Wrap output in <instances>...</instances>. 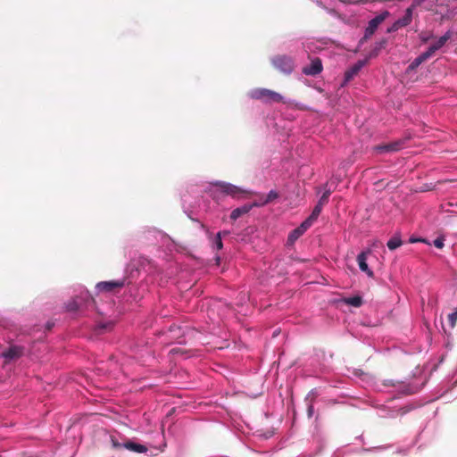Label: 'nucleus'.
<instances>
[{"instance_id": "4", "label": "nucleus", "mask_w": 457, "mask_h": 457, "mask_svg": "<svg viewBox=\"0 0 457 457\" xmlns=\"http://www.w3.org/2000/svg\"><path fill=\"white\" fill-rule=\"evenodd\" d=\"M405 139H398L387 144L375 145L373 150L377 154L397 152L403 147Z\"/></svg>"}, {"instance_id": "13", "label": "nucleus", "mask_w": 457, "mask_h": 457, "mask_svg": "<svg viewBox=\"0 0 457 457\" xmlns=\"http://www.w3.org/2000/svg\"><path fill=\"white\" fill-rule=\"evenodd\" d=\"M430 57L431 55L428 51L422 53L409 64L407 68V72L415 71L421 63L426 62Z\"/></svg>"}, {"instance_id": "26", "label": "nucleus", "mask_w": 457, "mask_h": 457, "mask_svg": "<svg viewBox=\"0 0 457 457\" xmlns=\"http://www.w3.org/2000/svg\"><path fill=\"white\" fill-rule=\"evenodd\" d=\"M328 203V198L327 197V195H321V197L320 198L318 204H320V205H326Z\"/></svg>"}, {"instance_id": "22", "label": "nucleus", "mask_w": 457, "mask_h": 457, "mask_svg": "<svg viewBox=\"0 0 457 457\" xmlns=\"http://www.w3.org/2000/svg\"><path fill=\"white\" fill-rule=\"evenodd\" d=\"M448 321L451 328H454L457 322V309L448 315Z\"/></svg>"}, {"instance_id": "33", "label": "nucleus", "mask_w": 457, "mask_h": 457, "mask_svg": "<svg viewBox=\"0 0 457 457\" xmlns=\"http://www.w3.org/2000/svg\"><path fill=\"white\" fill-rule=\"evenodd\" d=\"M100 288V291L101 292H110L112 289H113L114 287H99Z\"/></svg>"}, {"instance_id": "15", "label": "nucleus", "mask_w": 457, "mask_h": 457, "mask_svg": "<svg viewBox=\"0 0 457 457\" xmlns=\"http://www.w3.org/2000/svg\"><path fill=\"white\" fill-rule=\"evenodd\" d=\"M253 206L254 205H253V204H245L241 207L234 209L230 213V219L232 220H237L242 215L248 213L250 212V210L252 209V207H253Z\"/></svg>"}, {"instance_id": "18", "label": "nucleus", "mask_w": 457, "mask_h": 457, "mask_svg": "<svg viewBox=\"0 0 457 457\" xmlns=\"http://www.w3.org/2000/svg\"><path fill=\"white\" fill-rule=\"evenodd\" d=\"M278 197V194L275 190H271L269 192V194L266 195L265 199L262 202H254L253 205L255 206H262L265 205L273 200L277 199Z\"/></svg>"}, {"instance_id": "12", "label": "nucleus", "mask_w": 457, "mask_h": 457, "mask_svg": "<svg viewBox=\"0 0 457 457\" xmlns=\"http://www.w3.org/2000/svg\"><path fill=\"white\" fill-rule=\"evenodd\" d=\"M370 253V251L368 252H361L357 256V262L359 265V268L361 271L367 273L368 276L372 277L373 272L369 269L367 264V254Z\"/></svg>"}, {"instance_id": "2", "label": "nucleus", "mask_w": 457, "mask_h": 457, "mask_svg": "<svg viewBox=\"0 0 457 457\" xmlns=\"http://www.w3.org/2000/svg\"><path fill=\"white\" fill-rule=\"evenodd\" d=\"M212 185L217 187L221 193L230 195L232 197L239 198L253 194L248 190L243 189L235 185L223 181H217L212 183Z\"/></svg>"}, {"instance_id": "23", "label": "nucleus", "mask_w": 457, "mask_h": 457, "mask_svg": "<svg viewBox=\"0 0 457 457\" xmlns=\"http://www.w3.org/2000/svg\"><path fill=\"white\" fill-rule=\"evenodd\" d=\"M445 239L444 237H437L434 240L433 242V245L438 248V249H442L445 245V243H444Z\"/></svg>"}, {"instance_id": "34", "label": "nucleus", "mask_w": 457, "mask_h": 457, "mask_svg": "<svg viewBox=\"0 0 457 457\" xmlns=\"http://www.w3.org/2000/svg\"><path fill=\"white\" fill-rule=\"evenodd\" d=\"M370 37H366V32L364 33V36L360 39L359 44L362 45L364 42H366Z\"/></svg>"}, {"instance_id": "3", "label": "nucleus", "mask_w": 457, "mask_h": 457, "mask_svg": "<svg viewBox=\"0 0 457 457\" xmlns=\"http://www.w3.org/2000/svg\"><path fill=\"white\" fill-rule=\"evenodd\" d=\"M271 62L278 71L285 74H289L294 70V61L287 55H277L272 58Z\"/></svg>"}, {"instance_id": "1", "label": "nucleus", "mask_w": 457, "mask_h": 457, "mask_svg": "<svg viewBox=\"0 0 457 457\" xmlns=\"http://www.w3.org/2000/svg\"><path fill=\"white\" fill-rule=\"evenodd\" d=\"M248 95L252 99L260 100L265 104L283 101V96L280 94L267 88H254Z\"/></svg>"}, {"instance_id": "14", "label": "nucleus", "mask_w": 457, "mask_h": 457, "mask_svg": "<svg viewBox=\"0 0 457 457\" xmlns=\"http://www.w3.org/2000/svg\"><path fill=\"white\" fill-rule=\"evenodd\" d=\"M387 45V40L386 38L381 39L380 41L377 42L373 47V49L370 52L366 59L368 61L370 59L377 57L382 49H385Z\"/></svg>"}, {"instance_id": "28", "label": "nucleus", "mask_w": 457, "mask_h": 457, "mask_svg": "<svg viewBox=\"0 0 457 457\" xmlns=\"http://www.w3.org/2000/svg\"><path fill=\"white\" fill-rule=\"evenodd\" d=\"M425 0H413L411 7H412L413 9L420 6L423 3H424Z\"/></svg>"}, {"instance_id": "8", "label": "nucleus", "mask_w": 457, "mask_h": 457, "mask_svg": "<svg viewBox=\"0 0 457 457\" xmlns=\"http://www.w3.org/2000/svg\"><path fill=\"white\" fill-rule=\"evenodd\" d=\"M322 68L323 67H322L321 60L320 58H315L312 61L310 65L305 66L303 69V72L305 75L316 76L322 71Z\"/></svg>"}, {"instance_id": "7", "label": "nucleus", "mask_w": 457, "mask_h": 457, "mask_svg": "<svg viewBox=\"0 0 457 457\" xmlns=\"http://www.w3.org/2000/svg\"><path fill=\"white\" fill-rule=\"evenodd\" d=\"M387 13L388 12H386L383 14L377 15L376 17H374L373 19H371L369 21V24L365 29L366 37H370L375 33L378 27L379 26V24H381L383 22V21L385 20Z\"/></svg>"}, {"instance_id": "24", "label": "nucleus", "mask_w": 457, "mask_h": 457, "mask_svg": "<svg viewBox=\"0 0 457 457\" xmlns=\"http://www.w3.org/2000/svg\"><path fill=\"white\" fill-rule=\"evenodd\" d=\"M96 286L106 287V286H123V285L119 282H115V281H101V282L96 283Z\"/></svg>"}, {"instance_id": "31", "label": "nucleus", "mask_w": 457, "mask_h": 457, "mask_svg": "<svg viewBox=\"0 0 457 457\" xmlns=\"http://www.w3.org/2000/svg\"><path fill=\"white\" fill-rule=\"evenodd\" d=\"M73 305V307H71V310H77L80 307L81 303L79 300H75Z\"/></svg>"}, {"instance_id": "36", "label": "nucleus", "mask_w": 457, "mask_h": 457, "mask_svg": "<svg viewBox=\"0 0 457 457\" xmlns=\"http://www.w3.org/2000/svg\"><path fill=\"white\" fill-rule=\"evenodd\" d=\"M330 194H331V190L328 188V189L325 190V192L323 193V195H327V197L329 198Z\"/></svg>"}, {"instance_id": "10", "label": "nucleus", "mask_w": 457, "mask_h": 457, "mask_svg": "<svg viewBox=\"0 0 457 457\" xmlns=\"http://www.w3.org/2000/svg\"><path fill=\"white\" fill-rule=\"evenodd\" d=\"M452 33L447 31L445 35L440 37L435 43H433L428 48V52L432 56L437 50L441 49L447 41L451 38Z\"/></svg>"}, {"instance_id": "16", "label": "nucleus", "mask_w": 457, "mask_h": 457, "mask_svg": "<svg viewBox=\"0 0 457 457\" xmlns=\"http://www.w3.org/2000/svg\"><path fill=\"white\" fill-rule=\"evenodd\" d=\"M338 302L358 308L361 307L362 304V298L360 295H354L351 297H343L340 300H338Z\"/></svg>"}, {"instance_id": "32", "label": "nucleus", "mask_w": 457, "mask_h": 457, "mask_svg": "<svg viewBox=\"0 0 457 457\" xmlns=\"http://www.w3.org/2000/svg\"><path fill=\"white\" fill-rule=\"evenodd\" d=\"M112 446L114 448H120L121 447V445L120 443H118L115 439H112Z\"/></svg>"}, {"instance_id": "11", "label": "nucleus", "mask_w": 457, "mask_h": 457, "mask_svg": "<svg viewBox=\"0 0 457 457\" xmlns=\"http://www.w3.org/2000/svg\"><path fill=\"white\" fill-rule=\"evenodd\" d=\"M368 63V59L360 60L355 64H353L350 69H348L345 73V79L346 81L353 79L354 76L358 74L361 69Z\"/></svg>"}, {"instance_id": "25", "label": "nucleus", "mask_w": 457, "mask_h": 457, "mask_svg": "<svg viewBox=\"0 0 457 457\" xmlns=\"http://www.w3.org/2000/svg\"><path fill=\"white\" fill-rule=\"evenodd\" d=\"M432 37H433V35H432V34H430V35H425V34L421 33V34L420 35V40H421L423 43H427V42H428L430 38H432Z\"/></svg>"}, {"instance_id": "19", "label": "nucleus", "mask_w": 457, "mask_h": 457, "mask_svg": "<svg viewBox=\"0 0 457 457\" xmlns=\"http://www.w3.org/2000/svg\"><path fill=\"white\" fill-rule=\"evenodd\" d=\"M323 206L317 204L312 210V214L305 220V221H309V224L312 226L313 222L318 219L319 215L322 211Z\"/></svg>"}, {"instance_id": "29", "label": "nucleus", "mask_w": 457, "mask_h": 457, "mask_svg": "<svg viewBox=\"0 0 457 457\" xmlns=\"http://www.w3.org/2000/svg\"><path fill=\"white\" fill-rule=\"evenodd\" d=\"M417 242L428 243L427 240L424 238L411 237L409 239V243H411V244L417 243Z\"/></svg>"}, {"instance_id": "5", "label": "nucleus", "mask_w": 457, "mask_h": 457, "mask_svg": "<svg viewBox=\"0 0 457 457\" xmlns=\"http://www.w3.org/2000/svg\"><path fill=\"white\" fill-rule=\"evenodd\" d=\"M412 11H413L412 7H411V6L408 7L405 11L404 15L402 18L395 21L394 22V24L390 28L387 29V32L388 33L395 32V31L398 30L399 29L409 25L412 20Z\"/></svg>"}, {"instance_id": "35", "label": "nucleus", "mask_w": 457, "mask_h": 457, "mask_svg": "<svg viewBox=\"0 0 457 457\" xmlns=\"http://www.w3.org/2000/svg\"><path fill=\"white\" fill-rule=\"evenodd\" d=\"M46 329H47V330H50V329L54 327V323H53V322L48 321V322L46 323Z\"/></svg>"}, {"instance_id": "20", "label": "nucleus", "mask_w": 457, "mask_h": 457, "mask_svg": "<svg viewBox=\"0 0 457 457\" xmlns=\"http://www.w3.org/2000/svg\"><path fill=\"white\" fill-rule=\"evenodd\" d=\"M402 244L403 242L401 237L399 236H394L391 239L388 240L386 245L391 251H393L400 247Z\"/></svg>"}, {"instance_id": "27", "label": "nucleus", "mask_w": 457, "mask_h": 457, "mask_svg": "<svg viewBox=\"0 0 457 457\" xmlns=\"http://www.w3.org/2000/svg\"><path fill=\"white\" fill-rule=\"evenodd\" d=\"M112 326H113V324L112 322L106 323V324H101V325H99V329L100 330H107V329H110Z\"/></svg>"}, {"instance_id": "6", "label": "nucleus", "mask_w": 457, "mask_h": 457, "mask_svg": "<svg viewBox=\"0 0 457 457\" xmlns=\"http://www.w3.org/2000/svg\"><path fill=\"white\" fill-rule=\"evenodd\" d=\"M311 227L309 221L303 220L299 227L293 229L287 237V244L294 245L295 242L303 235V233Z\"/></svg>"}, {"instance_id": "38", "label": "nucleus", "mask_w": 457, "mask_h": 457, "mask_svg": "<svg viewBox=\"0 0 457 457\" xmlns=\"http://www.w3.org/2000/svg\"><path fill=\"white\" fill-rule=\"evenodd\" d=\"M258 196H259V201L258 202L263 201V199H265V197H266V195H259Z\"/></svg>"}, {"instance_id": "37", "label": "nucleus", "mask_w": 457, "mask_h": 457, "mask_svg": "<svg viewBox=\"0 0 457 457\" xmlns=\"http://www.w3.org/2000/svg\"><path fill=\"white\" fill-rule=\"evenodd\" d=\"M175 329H179V328L175 327V326H170V330H169V331H170V333H172V332H174V331H175Z\"/></svg>"}, {"instance_id": "9", "label": "nucleus", "mask_w": 457, "mask_h": 457, "mask_svg": "<svg viewBox=\"0 0 457 457\" xmlns=\"http://www.w3.org/2000/svg\"><path fill=\"white\" fill-rule=\"evenodd\" d=\"M23 354V347L18 345H12L7 350L2 353V357L6 361L17 360Z\"/></svg>"}, {"instance_id": "21", "label": "nucleus", "mask_w": 457, "mask_h": 457, "mask_svg": "<svg viewBox=\"0 0 457 457\" xmlns=\"http://www.w3.org/2000/svg\"><path fill=\"white\" fill-rule=\"evenodd\" d=\"M228 235V232L227 231H223V232H219L217 233L216 237H215V239H214V244H215V246L218 250L221 249L223 247V244H222V240H221V235Z\"/></svg>"}, {"instance_id": "30", "label": "nucleus", "mask_w": 457, "mask_h": 457, "mask_svg": "<svg viewBox=\"0 0 457 457\" xmlns=\"http://www.w3.org/2000/svg\"><path fill=\"white\" fill-rule=\"evenodd\" d=\"M313 412H314V407H313V405L311 403V404H309L308 409H307L308 417H309V418H312V415H313Z\"/></svg>"}, {"instance_id": "17", "label": "nucleus", "mask_w": 457, "mask_h": 457, "mask_svg": "<svg viewBox=\"0 0 457 457\" xmlns=\"http://www.w3.org/2000/svg\"><path fill=\"white\" fill-rule=\"evenodd\" d=\"M123 446L126 449L136 453H145L147 451L146 446L133 442H127L123 445Z\"/></svg>"}]
</instances>
